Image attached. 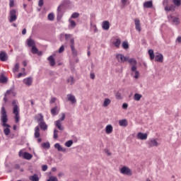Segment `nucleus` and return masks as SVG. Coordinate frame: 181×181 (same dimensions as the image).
Instances as JSON below:
<instances>
[{"mask_svg": "<svg viewBox=\"0 0 181 181\" xmlns=\"http://www.w3.org/2000/svg\"><path fill=\"white\" fill-rule=\"evenodd\" d=\"M110 104H111V100H110L109 98H105L103 105V107H108Z\"/></svg>", "mask_w": 181, "mask_h": 181, "instance_id": "c9c22d12", "label": "nucleus"}, {"mask_svg": "<svg viewBox=\"0 0 181 181\" xmlns=\"http://www.w3.org/2000/svg\"><path fill=\"white\" fill-rule=\"evenodd\" d=\"M116 59L118 62V63H125L127 62L128 57L124 56L122 54H117L116 55Z\"/></svg>", "mask_w": 181, "mask_h": 181, "instance_id": "6e6552de", "label": "nucleus"}, {"mask_svg": "<svg viewBox=\"0 0 181 181\" xmlns=\"http://www.w3.org/2000/svg\"><path fill=\"white\" fill-rule=\"evenodd\" d=\"M49 103H50V104H53V103H56V98H52Z\"/></svg>", "mask_w": 181, "mask_h": 181, "instance_id": "6e6d98bb", "label": "nucleus"}, {"mask_svg": "<svg viewBox=\"0 0 181 181\" xmlns=\"http://www.w3.org/2000/svg\"><path fill=\"white\" fill-rule=\"evenodd\" d=\"M105 132L106 134H111V132H112V125H107L105 128Z\"/></svg>", "mask_w": 181, "mask_h": 181, "instance_id": "72a5a7b5", "label": "nucleus"}, {"mask_svg": "<svg viewBox=\"0 0 181 181\" xmlns=\"http://www.w3.org/2000/svg\"><path fill=\"white\" fill-rule=\"evenodd\" d=\"M48 21H54V14L53 13H51L48 14Z\"/></svg>", "mask_w": 181, "mask_h": 181, "instance_id": "79ce46f5", "label": "nucleus"}, {"mask_svg": "<svg viewBox=\"0 0 181 181\" xmlns=\"http://www.w3.org/2000/svg\"><path fill=\"white\" fill-rule=\"evenodd\" d=\"M12 105L13 107V114H14L15 117V122L16 124H18L21 119V116L19 115V103H18V100H13Z\"/></svg>", "mask_w": 181, "mask_h": 181, "instance_id": "f03ea898", "label": "nucleus"}, {"mask_svg": "<svg viewBox=\"0 0 181 181\" xmlns=\"http://www.w3.org/2000/svg\"><path fill=\"white\" fill-rule=\"evenodd\" d=\"M173 3L175 6H180L181 5V0H173Z\"/></svg>", "mask_w": 181, "mask_h": 181, "instance_id": "a19ab883", "label": "nucleus"}, {"mask_svg": "<svg viewBox=\"0 0 181 181\" xmlns=\"http://www.w3.org/2000/svg\"><path fill=\"white\" fill-rule=\"evenodd\" d=\"M35 138H39L40 136V129L39 128V126H37L35 128Z\"/></svg>", "mask_w": 181, "mask_h": 181, "instance_id": "7c9ffc66", "label": "nucleus"}, {"mask_svg": "<svg viewBox=\"0 0 181 181\" xmlns=\"http://www.w3.org/2000/svg\"><path fill=\"white\" fill-rule=\"evenodd\" d=\"M135 22V28L136 30H138V32H141V21H139V19H136L134 21Z\"/></svg>", "mask_w": 181, "mask_h": 181, "instance_id": "412c9836", "label": "nucleus"}, {"mask_svg": "<svg viewBox=\"0 0 181 181\" xmlns=\"http://www.w3.org/2000/svg\"><path fill=\"white\" fill-rule=\"evenodd\" d=\"M42 148H46L47 149H49V148H50V143H49V142L42 143Z\"/></svg>", "mask_w": 181, "mask_h": 181, "instance_id": "37998d69", "label": "nucleus"}, {"mask_svg": "<svg viewBox=\"0 0 181 181\" xmlns=\"http://www.w3.org/2000/svg\"><path fill=\"white\" fill-rule=\"evenodd\" d=\"M131 76L134 77L136 79L139 78V71L136 70V69L134 71H132Z\"/></svg>", "mask_w": 181, "mask_h": 181, "instance_id": "393cba45", "label": "nucleus"}, {"mask_svg": "<svg viewBox=\"0 0 181 181\" xmlns=\"http://www.w3.org/2000/svg\"><path fill=\"white\" fill-rule=\"evenodd\" d=\"M91 78L94 80L95 78V75L94 74H91Z\"/></svg>", "mask_w": 181, "mask_h": 181, "instance_id": "774afa93", "label": "nucleus"}, {"mask_svg": "<svg viewBox=\"0 0 181 181\" xmlns=\"http://www.w3.org/2000/svg\"><path fill=\"white\" fill-rule=\"evenodd\" d=\"M19 71V63H16L13 68V72L16 73Z\"/></svg>", "mask_w": 181, "mask_h": 181, "instance_id": "4c0bfd02", "label": "nucleus"}, {"mask_svg": "<svg viewBox=\"0 0 181 181\" xmlns=\"http://www.w3.org/2000/svg\"><path fill=\"white\" fill-rule=\"evenodd\" d=\"M62 8H63V4H60L57 8L58 15H62Z\"/></svg>", "mask_w": 181, "mask_h": 181, "instance_id": "49530a36", "label": "nucleus"}, {"mask_svg": "<svg viewBox=\"0 0 181 181\" xmlns=\"http://www.w3.org/2000/svg\"><path fill=\"white\" fill-rule=\"evenodd\" d=\"M59 131L57 129L54 130V139H57L59 138V136L57 135V133Z\"/></svg>", "mask_w": 181, "mask_h": 181, "instance_id": "3c124183", "label": "nucleus"}, {"mask_svg": "<svg viewBox=\"0 0 181 181\" xmlns=\"http://www.w3.org/2000/svg\"><path fill=\"white\" fill-rule=\"evenodd\" d=\"M142 98V95L139 93H135L134 95V100L135 101H141V99Z\"/></svg>", "mask_w": 181, "mask_h": 181, "instance_id": "473e14b6", "label": "nucleus"}, {"mask_svg": "<svg viewBox=\"0 0 181 181\" xmlns=\"http://www.w3.org/2000/svg\"><path fill=\"white\" fill-rule=\"evenodd\" d=\"M48 61L49 62L50 66H54V64H56L54 58H53V56H52V55L48 57Z\"/></svg>", "mask_w": 181, "mask_h": 181, "instance_id": "2f4dec72", "label": "nucleus"}, {"mask_svg": "<svg viewBox=\"0 0 181 181\" xmlns=\"http://www.w3.org/2000/svg\"><path fill=\"white\" fill-rule=\"evenodd\" d=\"M137 139L141 141H146V139H148V134L139 132L137 133Z\"/></svg>", "mask_w": 181, "mask_h": 181, "instance_id": "9d476101", "label": "nucleus"}, {"mask_svg": "<svg viewBox=\"0 0 181 181\" xmlns=\"http://www.w3.org/2000/svg\"><path fill=\"white\" fill-rule=\"evenodd\" d=\"M71 145H73V140H69L64 144V146H66V148H70Z\"/></svg>", "mask_w": 181, "mask_h": 181, "instance_id": "e433bc0d", "label": "nucleus"}, {"mask_svg": "<svg viewBox=\"0 0 181 181\" xmlns=\"http://www.w3.org/2000/svg\"><path fill=\"white\" fill-rule=\"evenodd\" d=\"M22 76H25L23 74H22V73H19L18 74V78H21V77H22Z\"/></svg>", "mask_w": 181, "mask_h": 181, "instance_id": "0e129e2a", "label": "nucleus"}, {"mask_svg": "<svg viewBox=\"0 0 181 181\" xmlns=\"http://www.w3.org/2000/svg\"><path fill=\"white\" fill-rule=\"evenodd\" d=\"M54 146L55 149H57L58 152H63L64 153H67V148L62 146L59 143L55 144Z\"/></svg>", "mask_w": 181, "mask_h": 181, "instance_id": "1a4fd4ad", "label": "nucleus"}, {"mask_svg": "<svg viewBox=\"0 0 181 181\" xmlns=\"http://www.w3.org/2000/svg\"><path fill=\"white\" fill-rule=\"evenodd\" d=\"M49 179L51 181H58L57 177H50Z\"/></svg>", "mask_w": 181, "mask_h": 181, "instance_id": "13d9d810", "label": "nucleus"}, {"mask_svg": "<svg viewBox=\"0 0 181 181\" xmlns=\"http://www.w3.org/2000/svg\"><path fill=\"white\" fill-rule=\"evenodd\" d=\"M148 53L149 54L151 60L155 59V54L153 53V49H148Z\"/></svg>", "mask_w": 181, "mask_h": 181, "instance_id": "f704fd0d", "label": "nucleus"}, {"mask_svg": "<svg viewBox=\"0 0 181 181\" xmlns=\"http://www.w3.org/2000/svg\"><path fill=\"white\" fill-rule=\"evenodd\" d=\"M9 18L8 21L11 23H12V22H15V21H16V19H18V13L16 12V10L15 9H12L10 11L9 13Z\"/></svg>", "mask_w": 181, "mask_h": 181, "instance_id": "20e7f679", "label": "nucleus"}, {"mask_svg": "<svg viewBox=\"0 0 181 181\" xmlns=\"http://www.w3.org/2000/svg\"><path fill=\"white\" fill-rule=\"evenodd\" d=\"M31 52L33 53V54H38V56H42V52H39V49L36 48V45L32 47Z\"/></svg>", "mask_w": 181, "mask_h": 181, "instance_id": "aec40b11", "label": "nucleus"}, {"mask_svg": "<svg viewBox=\"0 0 181 181\" xmlns=\"http://www.w3.org/2000/svg\"><path fill=\"white\" fill-rule=\"evenodd\" d=\"M20 158H23V159H26L27 160H30L32 159V154L28 152H23V151H20L18 153Z\"/></svg>", "mask_w": 181, "mask_h": 181, "instance_id": "423d86ee", "label": "nucleus"}, {"mask_svg": "<svg viewBox=\"0 0 181 181\" xmlns=\"http://www.w3.org/2000/svg\"><path fill=\"white\" fill-rule=\"evenodd\" d=\"M27 45L29 47H33L36 46V43L35 42V40L29 38L27 40Z\"/></svg>", "mask_w": 181, "mask_h": 181, "instance_id": "5701e85b", "label": "nucleus"}, {"mask_svg": "<svg viewBox=\"0 0 181 181\" xmlns=\"http://www.w3.org/2000/svg\"><path fill=\"white\" fill-rule=\"evenodd\" d=\"M176 42H177L178 43H181V36L177 37Z\"/></svg>", "mask_w": 181, "mask_h": 181, "instance_id": "e2e57ef3", "label": "nucleus"}, {"mask_svg": "<svg viewBox=\"0 0 181 181\" xmlns=\"http://www.w3.org/2000/svg\"><path fill=\"white\" fill-rule=\"evenodd\" d=\"M22 35H26V28H24V29L22 30Z\"/></svg>", "mask_w": 181, "mask_h": 181, "instance_id": "69168bd1", "label": "nucleus"}, {"mask_svg": "<svg viewBox=\"0 0 181 181\" xmlns=\"http://www.w3.org/2000/svg\"><path fill=\"white\" fill-rule=\"evenodd\" d=\"M127 62H128V63L130 64V66H132V67H131L132 71H134L136 70V69H137L136 64H138V62H136V59H135L134 58H129L127 57Z\"/></svg>", "mask_w": 181, "mask_h": 181, "instance_id": "39448f33", "label": "nucleus"}, {"mask_svg": "<svg viewBox=\"0 0 181 181\" xmlns=\"http://www.w3.org/2000/svg\"><path fill=\"white\" fill-rule=\"evenodd\" d=\"M153 6V4L152 1H146L144 4V8H152Z\"/></svg>", "mask_w": 181, "mask_h": 181, "instance_id": "c756f323", "label": "nucleus"}, {"mask_svg": "<svg viewBox=\"0 0 181 181\" xmlns=\"http://www.w3.org/2000/svg\"><path fill=\"white\" fill-rule=\"evenodd\" d=\"M9 5L11 8L13 7V5H14L13 0H10Z\"/></svg>", "mask_w": 181, "mask_h": 181, "instance_id": "680f3d73", "label": "nucleus"}, {"mask_svg": "<svg viewBox=\"0 0 181 181\" xmlns=\"http://www.w3.org/2000/svg\"><path fill=\"white\" fill-rule=\"evenodd\" d=\"M59 107L55 106L54 108L51 109V114L54 116L57 115L59 114Z\"/></svg>", "mask_w": 181, "mask_h": 181, "instance_id": "cd10ccee", "label": "nucleus"}, {"mask_svg": "<svg viewBox=\"0 0 181 181\" xmlns=\"http://www.w3.org/2000/svg\"><path fill=\"white\" fill-rule=\"evenodd\" d=\"M66 115L64 113H62V117L59 118V119L55 122V127H57L59 131H63L64 129V127L62 125V122L64 121Z\"/></svg>", "mask_w": 181, "mask_h": 181, "instance_id": "7ed1b4c3", "label": "nucleus"}, {"mask_svg": "<svg viewBox=\"0 0 181 181\" xmlns=\"http://www.w3.org/2000/svg\"><path fill=\"white\" fill-rule=\"evenodd\" d=\"M78 16H80V14L78 13H72L71 18H72L74 19H76V18H78Z\"/></svg>", "mask_w": 181, "mask_h": 181, "instance_id": "8fccbe9b", "label": "nucleus"}, {"mask_svg": "<svg viewBox=\"0 0 181 181\" xmlns=\"http://www.w3.org/2000/svg\"><path fill=\"white\" fill-rule=\"evenodd\" d=\"M38 6H43V0H39Z\"/></svg>", "mask_w": 181, "mask_h": 181, "instance_id": "052dcab7", "label": "nucleus"}, {"mask_svg": "<svg viewBox=\"0 0 181 181\" xmlns=\"http://www.w3.org/2000/svg\"><path fill=\"white\" fill-rule=\"evenodd\" d=\"M155 61L158 62L159 63L163 62V55L162 54H158L155 57Z\"/></svg>", "mask_w": 181, "mask_h": 181, "instance_id": "4be33fe9", "label": "nucleus"}, {"mask_svg": "<svg viewBox=\"0 0 181 181\" xmlns=\"http://www.w3.org/2000/svg\"><path fill=\"white\" fill-rule=\"evenodd\" d=\"M67 99L71 104H76L77 103V100H76V96L71 94H68L67 95Z\"/></svg>", "mask_w": 181, "mask_h": 181, "instance_id": "f8f14e48", "label": "nucleus"}, {"mask_svg": "<svg viewBox=\"0 0 181 181\" xmlns=\"http://www.w3.org/2000/svg\"><path fill=\"white\" fill-rule=\"evenodd\" d=\"M61 37H65V40L67 41L70 40V43H71V39L73 38V35L71 34H61Z\"/></svg>", "mask_w": 181, "mask_h": 181, "instance_id": "2eb2a0df", "label": "nucleus"}, {"mask_svg": "<svg viewBox=\"0 0 181 181\" xmlns=\"http://www.w3.org/2000/svg\"><path fill=\"white\" fill-rule=\"evenodd\" d=\"M6 81H8V79L6 78V77H5V76H4V75H1L0 76V83H6Z\"/></svg>", "mask_w": 181, "mask_h": 181, "instance_id": "58836bf2", "label": "nucleus"}, {"mask_svg": "<svg viewBox=\"0 0 181 181\" xmlns=\"http://www.w3.org/2000/svg\"><path fill=\"white\" fill-rule=\"evenodd\" d=\"M123 49H128L129 45H128V42L124 41L122 44Z\"/></svg>", "mask_w": 181, "mask_h": 181, "instance_id": "c03bdc74", "label": "nucleus"}, {"mask_svg": "<svg viewBox=\"0 0 181 181\" xmlns=\"http://www.w3.org/2000/svg\"><path fill=\"white\" fill-rule=\"evenodd\" d=\"M113 45H115L116 47H119V45H121V40L116 39V41L113 42Z\"/></svg>", "mask_w": 181, "mask_h": 181, "instance_id": "ea45409f", "label": "nucleus"}, {"mask_svg": "<svg viewBox=\"0 0 181 181\" xmlns=\"http://www.w3.org/2000/svg\"><path fill=\"white\" fill-rule=\"evenodd\" d=\"M29 180H30V181H39L40 180L39 175H37V174H34L33 175H30L29 177Z\"/></svg>", "mask_w": 181, "mask_h": 181, "instance_id": "bb28decb", "label": "nucleus"}, {"mask_svg": "<svg viewBox=\"0 0 181 181\" xmlns=\"http://www.w3.org/2000/svg\"><path fill=\"white\" fill-rule=\"evenodd\" d=\"M35 119L38 122V124L45 121L43 115H42V113H39L38 115H35Z\"/></svg>", "mask_w": 181, "mask_h": 181, "instance_id": "ddd939ff", "label": "nucleus"}, {"mask_svg": "<svg viewBox=\"0 0 181 181\" xmlns=\"http://www.w3.org/2000/svg\"><path fill=\"white\" fill-rule=\"evenodd\" d=\"M64 52V46L62 45L60 47V48L59 49V53H63Z\"/></svg>", "mask_w": 181, "mask_h": 181, "instance_id": "864d4df0", "label": "nucleus"}, {"mask_svg": "<svg viewBox=\"0 0 181 181\" xmlns=\"http://www.w3.org/2000/svg\"><path fill=\"white\" fill-rule=\"evenodd\" d=\"M164 9L168 12H170V11L175 12V5L171 4L168 6L164 7Z\"/></svg>", "mask_w": 181, "mask_h": 181, "instance_id": "b1692460", "label": "nucleus"}, {"mask_svg": "<svg viewBox=\"0 0 181 181\" xmlns=\"http://www.w3.org/2000/svg\"><path fill=\"white\" fill-rule=\"evenodd\" d=\"M102 28L103 30H108L110 29V22L108 21H105L102 23Z\"/></svg>", "mask_w": 181, "mask_h": 181, "instance_id": "f3484780", "label": "nucleus"}, {"mask_svg": "<svg viewBox=\"0 0 181 181\" xmlns=\"http://www.w3.org/2000/svg\"><path fill=\"white\" fill-rule=\"evenodd\" d=\"M38 125L40 129H42V131H47V124H46V122L45 121L38 123Z\"/></svg>", "mask_w": 181, "mask_h": 181, "instance_id": "6ab92c4d", "label": "nucleus"}, {"mask_svg": "<svg viewBox=\"0 0 181 181\" xmlns=\"http://www.w3.org/2000/svg\"><path fill=\"white\" fill-rule=\"evenodd\" d=\"M120 173H122V175H127V176H132V171H131V169L127 166H124L121 168Z\"/></svg>", "mask_w": 181, "mask_h": 181, "instance_id": "0eeeda50", "label": "nucleus"}, {"mask_svg": "<svg viewBox=\"0 0 181 181\" xmlns=\"http://www.w3.org/2000/svg\"><path fill=\"white\" fill-rule=\"evenodd\" d=\"M71 49L72 54H74V56H77V51L74 48V39H71Z\"/></svg>", "mask_w": 181, "mask_h": 181, "instance_id": "dca6fc26", "label": "nucleus"}, {"mask_svg": "<svg viewBox=\"0 0 181 181\" xmlns=\"http://www.w3.org/2000/svg\"><path fill=\"white\" fill-rule=\"evenodd\" d=\"M122 108H123L124 110H127V108H128V104H127V103H123V105H122Z\"/></svg>", "mask_w": 181, "mask_h": 181, "instance_id": "4d7b16f0", "label": "nucleus"}, {"mask_svg": "<svg viewBox=\"0 0 181 181\" xmlns=\"http://www.w3.org/2000/svg\"><path fill=\"white\" fill-rule=\"evenodd\" d=\"M68 83H69L70 84H74V78H73L72 76H70L68 80H67Z\"/></svg>", "mask_w": 181, "mask_h": 181, "instance_id": "09e8293b", "label": "nucleus"}, {"mask_svg": "<svg viewBox=\"0 0 181 181\" xmlns=\"http://www.w3.org/2000/svg\"><path fill=\"white\" fill-rule=\"evenodd\" d=\"M1 121L3 123L2 124L3 127L5 128L4 129V132L5 135L6 136L9 135L11 134V129H9V128H11V126L6 124V122H8V115H6V110H5L4 107H1Z\"/></svg>", "mask_w": 181, "mask_h": 181, "instance_id": "f257e3e1", "label": "nucleus"}, {"mask_svg": "<svg viewBox=\"0 0 181 181\" xmlns=\"http://www.w3.org/2000/svg\"><path fill=\"white\" fill-rule=\"evenodd\" d=\"M115 97L117 100H121V93L119 92H117L115 94Z\"/></svg>", "mask_w": 181, "mask_h": 181, "instance_id": "603ef678", "label": "nucleus"}, {"mask_svg": "<svg viewBox=\"0 0 181 181\" xmlns=\"http://www.w3.org/2000/svg\"><path fill=\"white\" fill-rule=\"evenodd\" d=\"M128 0H122V5H125V4H127V1Z\"/></svg>", "mask_w": 181, "mask_h": 181, "instance_id": "338daca9", "label": "nucleus"}, {"mask_svg": "<svg viewBox=\"0 0 181 181\" xmlns=\"http://www.w3.org/2000/svg\"><path fill=\"white\" fill-rule=\"evenodd\" d=\"M148 145L150 148H153V146H159V143H158V141H156V139H151L148 141Z\"/></svg>", "mask_w": 181, "mask_h": 181, "instance_id": "9b49d317", "label": "nucleus"}, {"mask_svg": "<svg viewBox=\"0 0 181 181\" xmlns=\"http://www.w3.org/2000/svg\"><path fill=\"white\" fill-rule=\"evenodd\" d=\"M173 21L174 23H175V25H179V23H180V21H179V18L177 17H173Z\"/></svg>", "mask_w": 181, "mask_h": 181, "instance_id": "a18cd8bd", "label": "nucleus"}, {"mask_svg": "<svg viewBox=\"0 0 181 181\" xmlns=\"http://www.w3.org/2000/svg\"><path fill=\"white\" fill-rule=\"evenodd\" d=\"M69 29H74V28H76L77 25L76 23V21H73V19L71 18H69Z\"/></svg>", "mask_w": 181, "mask_h": 181, "instance_id": "a878e982", "label": "nucleus"}, {"mask_svg": "<svg viewBox=\"0 0 181 181\" xmlns=\"http://www.w3.org/2000/svg\"><path fill=\"white\" fill-rule=\"evenodd\" d=\"M0 60L1 62H6L8 60V54L5 52H0Z\"/></svg>", "mask_w": 181, "mask_h": 181, "instance_id": "4468645a", "label": "nucleus"}, {"mask_svg": "<svg viewBox=\"0 0 181 181\" xmlns=\"http://www.w3.org/2000/svg\"><path fill=\"white\" fill-rule=\"evenodd\" d=\"M119 125L120 127H128V121L127 119H122L119 121Z\"/></svg>", "mask_w": 181, "mask_h": 181, "instance_id": "c85d7f7f", "label": "nucleus"}, {"mask_svg": "<svg viewBox=\"0 0 181 181\" xmlns=\"http://www.w3.org/2000/svg\"><path fill=\"white\" fill-rule=\"evenodd\" d=\"M170 0H163V5L166 8V6H169V2Z\"/></svg>", "mask_w": 181, "mask_h": 181, "instance_id": "de8ad7c7", "label": "nucleus"}, {"mask_svg": "<svg viewBox=\"0 0 181 181\" xmlns=\"http://www.w3.org/2000/svg\"><path fill=\"white\" fill-rule=\"evenodd\" d=\"M42 170L43 172H46V170H47V165H42Z\"/></svg>", "mask_w": 181, "mask_h": 181, "instance_id": "5fc2aeb1", "label": "nucleus"}, {"mask_svg": "<svg viewBox=\"0 0 181 181\" xmlns=\"http://www.w3.org/2000/svg\"><path fill=\"white\" fill-rule=\"evenodd\" d=\"M6 94H13V90L11 89L7 90Z\"/></svg>", "mask_w": 181, "mask_h": 181, "instance_id": "bf43d9fd", "label": "nucleus"}, {"mask_svg": "<svg viewBox=\"0 0 181 181\" xmlns=\"http://www.w3.org/2000/svg\"><path fill=\"white\" fill-rule=\"evenodd\" d=\"M33 79L32 77L25 78L23 79V83L25 86H32Z\"/></svg>", "mask_w": 181, "mask_h": 181, "instance_id": "a211bd4d", "label": "nucleus"}]
</instances>
